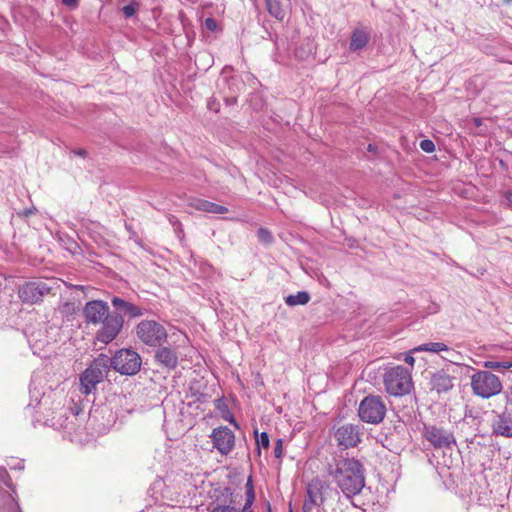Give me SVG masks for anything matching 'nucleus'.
I'll return each instance as SVG.
<instances>
[{"mask_svg": "<svg viewBox=\"0 0 512 512\" xmlns=\"http://www.w3.org/2000/svg\"><path fill=\"white\" fill-rule=\"evenodd\" d=\"M156 360L163 366L173 369L178 364V356L174 349L170 347H161L155 355Z\"/></svg>", "mask_w": 512, "mask_h": 512, "instance_id": "19", "label": "nucleus"}, {"mask_svg": "<svg viewBox=\"0 0 512 512\" xmlns=\"http://www.w3.org/2000/svg\"><path fill=\"white\" fill-rule=\"evenodd\" d=\"M503 204L508 206V207L512 206V192L511 191H506L504 193Z\"/></svg>", "mask_w": 512, "mask_h": 512, "instance_id": "36", "label": "nucleus"}, {"mask_svg": "<svg viewBox=\"0 0 512 512\" xmlns=\"http://www.w3.org/2000/svg\"><path fill=\"white\" fill-rule=\"evenodd\" d=\"M371 38V30L367 27L356 28L350 38L349 50L357 52L364 49Z\"/></svg>", "mask_w": 512, "mask_h": 512, "instance_id": "17", "label": "nucleus"}, {"mask_svg": "<svg viewBox=\"0 0 512 512\" xmlns=\"http://www.w3.org/2000/svg\"><path fill=\"white\" fill-rule=\"evenodd\" d=\"M211 438L213 440L214 447L222 455L230 453L235 444L234 433L228 427L215 428L212 432Z\"/></svg>", "mask_w": 512, "mask_h": 512, "instance_id": "13", "label": "nucleus"}, {"mask_svg": "<svg viewBox=\"0 0 512 512\" xmlns=\"http://www.w3.org/2000/svg\"><path fill=\"white\" fill-rule=\"evenodd\" d=\"M506 402L508 405L512 406V385L508 388L506 392Z\"/></svg>", "mask_w": 512, "mask_h": 512, "instance_id": "39", "label": "nucleus"}, {"mask_svg": "<svg viewBox=\"0 0 512 512\" xmlns=\"http://www.w3.org/2000/svg\"><path fill=\"white\" fill-rule=\"evenodd\" d=\"M476 125L480 124V121L478 119L475 120Z\"/></svg>", "mask_w": 512, "mask_h": 512, "instance_id": "47", "label": "nucleus"}, {"mask_svg": "<svg viewBox=\"0 0 512 512\" xmlns=\"http://www.w3.org/2000/svg\"><path fill=\"white\" fill-rule=\"evenodd\" d=\"M443 352L445 353L444 356H442V358L444 360H447L451 363H458L461 359H462V355L456 351L455 349L449 347L448 345H446V349L443 350Z\"/></svg>", "mask_w": 512, "mask_h": 512, "instance_id": "24", "label": "nucleus"}, {"mask_svg": "<svg viewBox=\"0 0 512 512\" xmlns=\"http://www.w3.org/2000/svg\"><path fill=\"white\" fill-rule=\"evenodd\" d=\"M242 512H253L251 508H242Z\"/></svg>", "mask_w": 512, "mask_h": 512, "instance_id": "43", "label": "nucleus"}, {"mask_svg": "<svg viewBox=\"0 0 512 512\" xmlns=\"http://www.w3.org/2000/svg\"><path fill=\"white\" fill-rule=\"evenodd\" d=\"M73 153L80 157H85V155H86V151L84 149L74 150Z\"/></svg>", "mask_w": 512, "mask_h": 512, "instance_id": "41", "label": "nucleus"}, {"mask_svg": "<svg viewBox=\"0 0 512 512\" xmlns=\"http://www.w3.org/2000/svg\"><path fill=\"white\" fill-rule=\"evenodd\" d=\"M384 386L392 396L408 394L412 388L411 372L400 365L390 368L384 375Z\"/></svg>", "mask_w": 512, "mask_h": 512, "instance_id": "4", "label": "nucleus"}, {"mask_svg": "<svg viewBox=\"0 0 512 512\" xmlns=\"http://www.w3.org/2000/svg\"><path fill=\"white\" fill-rule=\"evenodd\" d=\"M267 9L271 16L278 20H283L286 11L281 5V0H267Z\"/></svg>", "mask_w": 512, "mask_h": 512, "instance_id": "22", "label": "nucleus"}, {"mask_svg": "<svg viewBox=\"0 0 512 512\" xmlns=\"http://www.w3.org/2000/svg\"><path fill=\"white\" fill-rule=\"evenodd\" d=\"M420 148L426 153H432L435 151V144L429 139H424L420 142Z\"/></svg>", "mask_w": 512, "mask_h": 512, "instance_id": "29", "label": "nucleus"}, {"mask_svg": "<svg viewBox=\"0 0 512 512\" xmlns=\"http://www.w3.org/2000/svg\"><path fill=\"white\" fill-rule=\"evenodd\" d=\"M111 303L115 308V312L112 316H120L123 321L125 317L133 319L144 315V309L123 298L115 296L111 299Z\"/></svg>", "mask_w": 512, "mask_h": 512, "instance_id": "14", "label": "nucleus"}, {"mask_svg": "<svg viewBox=\"0 0 512 512\" xmlns=\"http://www.w3.org/2000/svg\"><path fill=\"white\" fill-rule=\"evenodd\" d=\"M204 24H205V27L210 31H214L217 28V23H216L215 19H213L211 17L206 18Z\"/></svg>", "mask_w": 512, "mask_h": 512, "instance_id": "35", "label": "nucleus"}, {"mask_svg": "<svg viewBox=\"0 0 512 512\" xmlns=\"http://www.w3.org/2000/svg\"><path fill=\"white\" fill-rule=\"evenodd\" d=\"M334 438L337 444L344 449L355 447L361 440V432L358 426L343 424L335 429Z\"/></svg>", "mask_w": 512, "mask_h": 512, "instance_id": "12", "label": "nucleus"}, {"mask_svg": "<svg viewBox=\"0 0 512 512\" xmlns=\"http://www.w3.org/2000/svg\"><path fill=\"white\" fill-rule=\"evenodd\" d=\"M470 385L473 394L483 399L498 395L503 389L499 377L486 370L475 372L471 376Z\"/></svg>", "mask_w": 512, "mask_h": 512, "instance_id": "3", "label": "nucleus"}, {"mask_svg": "<svg viewBox=\"0 0 512 512\" xmlns=\"http://www.w3.org/2000/svg\"><path fill=\"white\" fill-rule=\"evenodd\" d=\"M274 456L276 458H281L282 455H283V446H282V440L281 439H278L276 441V444L274 446Z\"/></svg>", "mask_w": 512, "mask_h": 512, "instance_id": "34", "label": "nucleus"}, {"mask_svg": "<svg viewBox=\"0 0 512 512\" xmlns=\"http://www.w3.org/2000/svg\"><path fill=\"white\" fill-rule=\"evenodd\" d=\"M258 447L268 448L269 447V436L266 432H262L256 439Z\"/></svg>", "mask_w": 512, "mask_h": 512, "instance_id": "31", "label": "nucleus"}, {"mask_svg": "<svg viewBox=\"0 0 512 512\" xmlns=\"http://www.w3.org/2000/svg\"><path fill=\"white\" fill-rule=\"evenodd\" d=\"M368 150H369V151H374V147H373V145H372V144H369V146H368Z\"/></svg>", "mask_w": 512, "mask_h": 512, "instance_id": "45", "label": "nucleus"}, {"mask_svg": "<svg viewBox=\"0 0 512 512\" xmlns=\"http://www.w3.org/2000/svg\"><path fill=\"white\" fill-rule=\"evenodd\" d=\"M359 417L370 424H378L383 421L386 414V406L379 396H367L359 405Z\"/></svg>", "mask_w": 512, "mask_h": 512, "instance_id": "10", "label": "nucleus"}, {"mask_svg": "<svg viewBox=\"0 0 512 512\" xmlns=\"http://www.w3.org/2000/svg\"><path fill=\"white\" fill-rule=\"evenodd\" d=\"M258 237H259V239L261 241H263L266 244L271 243L272 240H273V237H272L271 233L268 230L264 229V228H260L258 230Z\"/></svg>", "mask_w": 512, "mask_h": 512, "instance_id": "28", "label": "nucleus"}, {"mask_svg": "<svg viewBox=\"0 0 512 512\" xmlns=\"http://www.w3.org/2000/svg\"><path fill=\"white\" fill-rule=\"evenodd\" d=\"M245 489L249 490V491H250V489H254L252 477L248 478L246 485H245Z\"/></svg>", "mask_w": 512, "mask_h": 512, "instance_id": "40", "label": "nucleus"}, {"mask_svg": "<svg viewBox=\"0 0 512 512\" xmlns=\"http://www.w3.org/2000/svg\"><path fill=\"white\" fill-rule=\"evenodd\" d=\"M332 492L330 485L320 478H313L306 486V499L303 512H312L315 507H321L329 493Z\"/></svg>", "mask_w": 512, "mask_h": 512, "instance_id": "9", "label": "nucleus"}, {"mask_svg": "<svg viewBox=\"0 0 512 512\" xmlns=\"http://www.w3.org/2000/svg\"><path fill=\"white\" fill-rule=\"evenodd\" d=\"M210 205H211L210 201H207L204 199H199V198L191 199V201L189 202L190 207L194 208L195 210L203 211V212H209Z\"/></svg>", "mask_w": 512, "mask_h": 512, "instance_id": "25", "label": "nucleus"}, {"mask_svg": "<svg viewBox=\"0 0 512 512\" xmlns=\"http://www.w3.org/2000/svg\"><path fill=\"white\" fill-rule=\"evenodd\" d=\"M138 339L150 347L162 346L168 337L163 324L155 320H142L135 328Z\"/></svg>", "mask_w": 512, "mask_h": 512, "instance_id": "6", "label": "nucleus"}, {"mask_svg": "<svg viewBox=\"0 0 512 512\" xmlns=\"http://www.w3.org/2000/svg\"><path fill=\"white\" fill-rule=\"evenodd\" d=\"M56 284L55 279L27 282L19 288L18 295L24 303L35 304L42 301L43 297L53 294Z\"/></svg>", "mask_w": 512, "mask_h": 512, "instance_id": "8", "label": "nucleus"}, {"mask_svg": "<svg viewBox=\"0 0 512 512\" xmlns=\"http://www.w3.org/2000/svg\"><path fill=\"white\" fill-rule=\"evenodd\" d=\"M139 4L135 1L129 3L128 5L124 6L122 8V12L125 17L130 18L132 17L138 10Z\"/></svg>", "mask_w": 512, "mask_h": 512, "instance_id": "27", "label": "nucleus"}, {"mask_svg": "<svg viewBox=\"0 0 512 512\" xmlns=\"http://www.w3.org/2000/svg\"><path fill=\"white\" fill-rule=\"evenodd\" d=\"M483 367L486 369L503 372L505 370L512 368V361L508 360V359L501 360V361L495 360V359H490V360L484 361Z\"/></svg>", "mask_w": 512, "mask_h": 512, "instance_id": "21", "label": "nucleus"}, {"mask_svg": "<svg viewBox=\"0 0 512 512\" xmlns=\"http://www.w3.org/2000/svg\"><path fill=\"white\" fill-rule=\"evenodd\" d=\"M63 4L70 9H74L77 6V0H63Z\"/></svg>", "mask_w": 512, "mask_h": 512, "instance_id": "38", "label": "nucleus"}, {"mask_svg": "<svg viewBox=\"0 0 512 512\" xmlns=\"http://www.w3.org/2000/svg\"><path fill=\"white\" fill-rule=\"evenodd\" d=\"M327 473L347 498L361 493L365 486V468L356 458L340 457L327 466Z\"/></svg>", "mask_w": 512, "mask_h": 512, "instance_id": "1", "label": "nucleus"}, {"mask_svg": "<svg viewBox=\"0 0 512 512\" xmlns=\"http://www.w3.org/2000/svg\"><path fill=\"white\" fill-rule=\"evenodd\" d=\"M227 212H228V209L225 206H222V205H219V204L211 202V205L209 207V212L208 213H212V214H225Z\"/></svg>", "mask_w": 512, "mask_h": 512, "instance_id": "30", "label": "nucleus"}, {"mask_svg": "<svg viewBox=\"0 0 512 512\" xmlns=\"http://www.w3.org/2000/svg\"><path fill=\"white\" fill-rule=\"evenodd\" d=\"M454 378L444 371L436 372L431 379V385L437 393H444L451 390L454 386Z\"/></svg>", "mask_w": 512, "mask_h": 512, "instance_id": "18", "label": "nucleus"}, {"mask_svg": "<svg viewBox=\"0 0 512 512\" xmlns=\"http://www.w3.org/2000/svg\"><path fill=\"white\" fill-rule=\"evenodd\" d=\"M217 408L221 411V415L224 420L229 421L236 428H239L235 418L233 417L232 413L230 412V410L228 409V407L225 403H222L219 401Z\"/></svg>", "mask_w": 512, "mask_h": 512, "instance_id": "26", "label": "nucleus"}, {"mask_svg": "<svg viewBox=\"0 0 512 512\" xmlns=\"http://www.w3.org/2000/svg\"><path fill=\"white\" fill-rule=\"evenodd\" d=\"M424 436L435 448L449 449L456 444L452 432L434 425L424 427Z\"/></svg>", "mask_w": 512, "mask_h": 512, "instance_id": "11", "label": "nucleus"}, {"mask_svg": "<svg viewBox=\"0 0 512 512\" xmlns=\"http://www.w3.org/2000/svg\"><path fill=\"white\" fill-rule=\"evenodd\" d=\"M141 512H154V510H150V509H148V510H143V511H141Z\"/></svg>", "mask_w": 512, "mask_h": 512, "instance_id": "46", "label": "nucleus"}, {"mask_svg": "<svg viewBox=\"0 0 512 512\" xmlns=\"http://www.w3.org/2000/svg\"><path fill=\"white\" fill-rule=\"evenodd\" d=\"M310 295L305 291L297 292L296 294L289 295L285 299L288 306L305 305L309 302Z\"/></svg>", "mask_w": 512, "mask_h": 512, "instance_id": "23", "label": "nucleus"}, {"mask_svg": "<svg viewBox=\"0 0 512 512\" xmlns=\"http://www.w3.org/2000/svg\"><path fill=\"white\" fill-rule=\"evenodd\" d=\"M108 362V356L100 355L80 375V390L83 394H90L96 389V386L103 381L109 371Z\"/></svg>", "mask_w": 512, "mask_h": 512, "instance_id": "5", "label": "nucleus"}, {"mask_svg": "<svg viewBox=\"0 0 512 512\" xmlns=\"http://www.w3.org/2000/svg\"><path fill=\"white\" fill-rule=\"evenodd\" d=\"M446 349V344L443 342H429L424 343L411 349V352H431L439 354Z\"/></svg>", "mask_w": 512, "mask_h": 512, "instance_id": "20", "label": "nucleus"}, {"mask_svg": "<svg viewBox=\"0 0 512 512\" xmlns=\"http://www.w3.org/2000/svg\"><path fill=\"white\" fill-rule=\"evenodd\" d=\"M491 428L494 435L512 438V416L505 412L496 414Z\"/></svg>", "mask_w": 512, "mask_h": 512, "instance_id": "16", "label": "nucleus"}, {"mask_svg": "<svg viewBox=\"0 0 512 512\" xmlns=\"http://www.w3.org/2000/svg\"><path fill=\"white\" fill-rule=\"evenodd\" d=\"M15 468L22 469L23 468V464L21 462H18V464H17V466H15Z\"/></svg>", "mask_w": 512, "mask_h": 512, "instance_id": "44", "label": "nucleus"}, {"mask_svg": "<svg viewBox=\"0 0 512 512\" xmlns=\"http://www.w3.org/2000/svg\"><path fill=\"white\" fill-rule=\"evenodd\" d=\"M210 512H239L235 507L226 505H217Z\"/></svg>", "mask_w": 512, "mask_h": 512, "instance_id": "33", "label": "nucleus"}, {"mask_svg": "<svg viewBox=\"0 0 512 512\" xmlns=\"http://www.w3.org/2000/svg\"><path fill=\"white\" fill-rule=\"evenodd\" d=\"M142 359L140 355L132 349H121L110 358L108 362L109 369L112 367L122 375H135L141 368Z\"/></svg>", "mask_w": 512, "mask_h": 512, "instance_id": "7", "label": "nucleus"}, {"mask_svg": "<svg viewBox=\"0 0 512 512\" xmlns=\"http://www.w3.org/2000/svg\"><path fill=\"white\" fill-rule=\"evenodd\" d=\"M208 107L210 110H213L215 112L218 111V107L213 102H209Z\"/></svg>", "mask_w": 512, "mask_h": 512, "instance_id": "42", "label": "nucleus"}, {"mask_svg": "<svg viewBox=\"0 0 512 512\" xmlns=\"http://www.w3.org/2000/svg\"><path fill=\"white\" fill-rule=\"evenodd\" d=\"M414 352H411V350L409 351V353H407L404 357V361L405 363H407L408 365H410L411 367L414 366V363H415V358L412 356Z\"/></svg>", "mask_w": 512, "mask_h": 512, "instance_id": "37", "label": "nucleus"}, {"mask_svg": "<svg viewBox=\"0 0 512 512\" xmlns=\"http://www.w3.org/2000/svg\"><path fill=\"white\" fill-rule=\"evenodd\" d=\"M10 477L5 468H0V484L10 487ZM0 512H22L16 499L10 494L6 493L0 500Z\"/></svg>", "mask_w": 512, "mask_h": 512, "instance_id": "15", "label": "nucleus"}, {"mask_svg": "<svg viewBox=\"0 0 512 512\" xmlns=\"http://www.w3.org/2000/svg\"><path fill=\"white\" fill-rule=\"evenodd\" d=\"M245 496H246V499H245V504H244L243 508H251V506H252V504L254 503V500H255V491H254V489H250V491L246 490Z\"/></svg>", "mask_w": 512, "mask_h": 512, "instance_id": "32", "label": "nucleus"}, {"mask_svg": "<svg viewBox=\"0 0 512 512\" xmlns=\"http://www.w3.org/2000/svg\"><path fill=\"white\" fill-rule=\"evenodd\" d=\"M83 315L89 324H102L96 334V339L103 344L112 342L123 327L121 317L109 314V306L102 300L87 302L83 308Z\"/></svg>", "mask_w": 512, "mask_h": 512, "instance_id": "2", "label": "nucleus"}]
</instances>
